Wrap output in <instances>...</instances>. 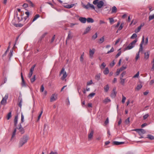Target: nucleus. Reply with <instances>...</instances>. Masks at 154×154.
I'll return each mask as SVG.
<instances>
[{
    "mask_svg": "<svg viewBox=\"0 0 154 154\" xmlns=\"http://www.w3.org/2000/svg\"><path fill=\"white\" fill-rule=\"evenodd\" d=\"M104 37L103 36L100 39V43H102L104 41Z\"/></svg>",
    "mask_w": 154,
    "mask_h": 154,
    "instance_id": "nucleus-50",
    "label": "nucleus"
},
{
    "mask_svg": "<svg viewBox=\"0 0 154 154\" xmlns=\"http://www.w3.org/2000/svg\"><path fill=\"white\" fill-rule=\"evenodd\" d=\"M95 93H91L90 94H89L88 96V97H93L95 95Z\"/></svg>",
    "mask_w": 154,
    "mask_h": 154,
    "instance_id": "nucleus-51",
    "label": "nucleus"
},
{
    "mask_svg": "<svg viewBox=\"0 0 154 154\" xmlns=\"http://www.w3.org/2000/svg\"><path fill=\"white\" fill-rule=\"evenodd\" d=\"M126 72L125 71H123L121 74L120 78H123L124 76L126 75Z\"/></svg>",
    "mask_w": 154,
    "mask_h": 154,
    "instance_id": "nucleus-43",
    "label": "nucleus"
},
{
    "mask_svg": "<svg viewBox=\"0 0 154 154\" xmlns=\"http://www.w3.org/2000/svg\"><path fill=\"white\" fill-rule=\"evenodd\" d=\"M129 119H130V118L128 117L125 120V123L126 124H128L130 122Z\"/></svg>",
    "mask_w": 154,
    "mask_h": 154,
    "instance_id": "nucleus-54",
    "label": "nucleus"
},
{
    "mask_svg": "<svg viewBox=\"0 0 154 154\" xmlns=\"http://www.w3.org/2000/svg\"><path fill=\"white\" fill-rule=\"evenodd\" d=\"M91 26H89L86 27L85 30L83 32V34L85 35L88 33L91 30Z\"/></svg>",
    "mask_w": 154,
    "mask_h": 154,
    "instance_id": "nucleus-16",
    "label": "nucleus"
},
{
    "mask_svg": "<svg viewBox=\"0 0 154 154\" xmlns=\"http://www.w3.org/2000/svg\"><path fill=\"white\" fill-rule=\"evenodd\" d=\"M25 14L26 15V16L24 18L25 20H26L29 17V11H26L25 13Z\"/></svg>",
    "mask_w": 154,
    "mask_h": 154,
    "instance_id": "nucleus-30",
    "label": "nucleus"
},
{
    "mask_svg": "<svg viewBox=\"0 0 154 154\" xmlns=\"http://www.w3.org/2000/svg\"><path fill=\"white\" fill-rule=\"evenodd\" d=\"M109 23L110 24H112L114 22V20L112 18H109Z\"/></svg>",
    "mask_w": 154,
    "mask_h": 154,
    "instance_id": "nucleus-31",
    "label": "nucleus"
},
{
    "mask_svg": "<svg viewBox=\"0 0 154 154\" xmlns=\"http://www.w3.org/2000/svg\"><path fill=\"white\" fill-rule=\"evenodd\" d=\"M93 134L94 131L92 129L91 130L90 133L88 134V139L89 140H91L92 138Z\"/></svg>",
    "mask_w": 154,
    "mask_h": 154,
    "instance_id": "nucleus-11",
    "label": "nucleus"
},
{
    "mask_svg": "<svg viewBox=\"0 0 154 154\" xmlns=\"http://www.w3.org/2000/svg\"><path fill=\"white\" fill-rule=\"evenodd\" d=\"M18 119V115H16L15 117L14 120V125L15 126H16L17 124Z\"/></svg>",
    "mask_w": 154,
    "mask_h": 154,
    "instance_id": "nucleus-14",
    "label": "nucleus"
},
{
    "mask_svg": "<svg viewBox=\"0 0 154 154\" xmlns=\"http://www.w3.org/2000/svg\"><path fill=\"white\" fill-rule=\"evenodd\" d=\"M146 138H148L149 139L151 140H154V136L151 134L147 135V136Z\"/></svg>",
    "mask_w": 154,
    "mask_h": 154,
    "instance_id": "nucleus-20",
    "label": "nucleus"
},
{
    "mask_svg": "<svg viewBox=\"0 0 154 154\" xmlns=\"http://www.w3.org/2000/svg\"><path fill=\"white\" fill-rule=\"evenodd\" d=\"M97 37V33L96 32L95 34L93 35L92 37V39L93 40L95 39Z\"/></svg>",
    "mask_w": 154,
    "mask_h": 154,
    "instance_id": "nucleus-34",
    "label": "nucleus"
},
{
    "mask_svg": "<svg viewBox=\"0 0 154 154\" xmlns=\"http://www.w3.org/2000/svg\"><path fill=\"white\" fill-rule=\"evenodd\" d=\"M140 53L138 52L136 54V56L135 58L136 60H137L139 57Z\"/></svg>",
    "mask_w": 154,
    "mask_h": 154,
    "instance_id": "nucleus-58",
    "label": "nucleus"
},
{
    "mask_svg": "<svg viewBox=\"0 0 154 154\" xmlns=\"http://www.w3.org/2000/svg\"><path fill=\"white\" fill-rule=\"evenodd\" d=\"M109 72V71L108 68L107 67L105 68V70L103 71V73L105 75H107L108 74Z\"/></svg>",
    "mask_w": 154,
    "mask_h": 154,
    "instance_id": "nucleus-24",
    "label": "nucleus"
},
{
    "mask_svg": "<svg viewBox=\"0 0 154 154\" xmlns=\"http://www.w3.org/2000/svg\"><path fill=\"white\" fill-rule=\"evenodd\" d=\"M32 72H30L28 75V77L29 78H30L32 76Z\"/></svg>",
    "mask_w": 154,
    "mask_h": 154,
    "instance_id": "nucleus-64",
    "label": "nucleus"
},
{
    "mask_svg": "<svg viewBox=\"0 0 154 154\" xmlns=\"http://www.w3.org/2000/svg\"><path fill=\"white\" fill-rule=\"evenodd\" d=\"M87 21L88 23H93L94 22V20L91 18L88 17L87 19Z\"/></svg>",
    "mask_w": 154,
    "mask_h": 154,
    "instance_id": "nucleus-23",
    "label": "nucleus"
},
{
    "mask_svg": "<svg viewBox=\"0 0 154 154\" xmlns=\"http://www.w3.org/2000/svg\"><path fill=\"white\" fill-rule=\"evenodd\" d=\"M16 129L15 128L14 129L12 135V138L14 137L15 136V134H16Z\"/></svg>",
    "mask_w": 154,
    "mask_h": 154,
    "instance_id": "nucleus-46",
    "label": "nucleus"
},
{
    "mask_svg": "<svg viewBox=\"0 0 154 154\" xmlns=\"http://www.w3.org/2000/svg\"><path fill=\"white\" fill-rule=\"evenodd\" d=\"M144 43V36L143 35L142 36V41L140 45V48L139 49V51L138 52L140 53V52L141 51L143 50V45Z\"/></svg>",
    "mask_w": 154,
    "mask_h": 154,
    "instance_id": "nucleus-6",
    "label": "nucleus"
},
{
    "mask_svg": "<svg viewBox=\"0 0 154 154\" xmlns=\"http://www.w3.org/2000/svg\"><path fill=\"white\" fill-rule=\"evenodd\" d=\"M44 87L43 85H42L41 86V88L40 89V91L41 92H43L44 90Z\"/></svg>",
    "mask_w": 154,
    "mask_h": 154,
    "instance_id": "nucleus-56",
    "label": "nucleus"
},
{
    "mask_svg": "<svg viewBox=\"0 0 154 154\" xmlns=\"http://www.w3.org/2000/svg\"><path fill=\"white\" fill-rule=\"evenodd\" d=\"M26 1L32 7H34V5L31 1L29 0H27Z\"/></svg>",
    "mask_w": 154,
    "mask_h": 154,
    "instance_id": "nucleus-37",
    "label": "nucleus"
},
{
    "mask_svg": "<svg viewBox=\"0 0 154 154\" xmlns=\"http://www.w3.org/2000/svg\"><path fill=\"white\" fill-rule=\"evenodd\" d=\"M35 66V65H33V66H32L30 69V72H33V71L34 70V69Z\"/></svg>",
    "mask_w": 154,
    "mask_h": 154,
    "instance_id": "nucleus-59",
    "label": "nucleus"
},
{
    "mask_svg": "<svg viewBox=\"0 0 154 154\" xmlns=\"http://www.w3.org/2000/svg\"><path fill=\"white\" fill-rule=\"evenodd\" d=\"M24 116H23V113L21 114V123H23L24 122Z\"/></svg>",
    "mask_w": 154,
    "mask_h": 154,
    "instance_id": "nucleus-52",
    "label": "nucleus"
},
{
    "mask_svg": "<svg viewBox=\"0 0 154 154\" xmlns=\"http://www.w3.org/2000/svg\"><path fill=\"white\" fill-rule=\"evenodd\" d=\"M154 19V14L152 15H150L149 16V21Z\"/></svg>",
    "mask_w": 154,
    "mask_h": 154,
    "instance_id": "nucleus-32",
    "label": "nucleus"
},
{
    "mask_svg": "<svg viewBox=\"0 0 154 154\" xmlns=\"http://www.w3.org/2000/svg\"><path fill=\"white\" fill-rule=\"evenodd\" d=\"M121 51L119 52L116 56V58H117V57H118L121 55Z\"/></svg>",
    "mask_w": 154,
    "mask_h": 154,
    "instance_id": "nucleus-61",
    "label": "nucleus"
},
{
    "mask_svg": "<svg viewBox=\"0 0 154 154\" xmlns=\"http://www.w3.org/2000/svg\"><path fill=\"white\" fill-rule=\"evenodd\" d=\"M35 80V75H34L33 76V77L30 79L31 82L33 83Z\"/></svg>",
    "mask_w": 154,
    "mask_h": 154,
    "instance_id": "nucleus-39",
    "label": "nucleus"
},
{
    "mask_svg": "<svg viewBox=\"0 0 154 154\" xmlns=\"http://www.w3.org/2000/svg\"><path fill=\"white\" fill-rule=\"evenodd\" d=\"M72 38V36L71 35V33L70 31H69L66 40V43H67V40L71 39Z\"/></svg>",
    "mask_w": 154,
    "mask_h": 154,
    "instance_id": "nucleus-15",
    "label": "nucleus"
},
{
    "mask_svg": "<svg viewBox=\"0 0 154 154\" xmlns=\"http://www.w3.org/2000/svg\"><path fill=\"white\" fill-rule=\"evenodd\" d=\"M15 26L17 27H21L23 26V25L21 23L16 24Z\"/></svg>",
    "mask_w": 154,
    "mask_h": 154,
    "instance_id": "nucleus-62",
    "label": "nucleus"
},
{
    "mask_svg": "<svg viewBox=\"0 0 154 154\" xmlns=\"http://www.w3.org/2000/svg\"><path fill=\"white\" fill-rule=\"evenodd\" d=\"M117 8L116 6H114L112 8V13H115L116 12Z\"/></svg>",
    "mask_w": 154,
    "mask_h": 154,
    "instance_id": "nucleus-27",
    "label": "nucleus"
},
{
    "mask_svg": "<svg viewBox=\"0 0 154 154\" xmlns=\"http://www.w3.org/2000/svg\"><path fill=\"white\" fill-rule=\"evenodd\" d=\"M21 76L22 79L21 85L22 87H25L26 86V84L25 82L22 72L21 73Z\"/></svg>",
    "mask_w": 154,
    "mask_h": 154,
    "instance_id": "nucleus-9",
    "label": "nucleus"
},
{
    "mask_svg": "<svg viewBox=\"0 0 154 154\" xmlns=\"http://www.w3.org/2000/svg\"><path fill=\"white\" fill-rule=\"evenodd\" d=\"M126 100V98L123 95H122V102L123 103H125V100Z\"/></svg>",
    "mask_w": 154,
    "mask_h": 154,
    "instance_id": "nucleus-36",
    "label": "nucleus"
},
{
    "mask_svg": "<svg viewBox=\"0 0 154 154\" xmlns=\"http://www.w3.org/2000/svg\"><path fill=\"white\" fill-rule=\"evenodd\" d=\"M39 17V14H36L35 16L34 17V18L32 20V22H33L35 21Z\"/></svg>",
    "mask_w": 154,
    "mask_h": 154,
    "instance_id": "nucleus-35",
    "label": "nucleus"
},
{
    "mask_svg": "<svg viewBox=\"0 0 154 154\" xmlns=\"http://www.w3.org/2000/svg\"><path fill=\"white\" fill-rule=\"evenodd\" d=\"M43 109H42L40 113L38 116L37 120V122L39 121V120L41 118V116L42 115V114L43 113Z\"/></svg>",
    "mask_w": 154,
    "mask_h": 154,
    "instance_id": "nucleus-28",
    "label": "nucleus"
},
{
    "mask_svg": "<svg viewBox=\"0 0 154 154\" xmlns=\"http://www.w3.org/2000/svg\"><path fill=\"white\" fill-rule=\"evenodd\" d=\"M133 47V46L131 45L130 43L125 48V50H130L132 49Z\"/></svg>",
    "mask_w": 154,
    "mask_h": 154,
    "instance_id": "nucleus-25",
    "label": "nucleus"
},
{
    "mask_svg": "<svg viewBox=\"0 0 154 154\" xmlns=\"http://www.w3.org/2000/svg\"><path fill=\"white\" fill-rule=\"evenodd\" d=\"M8 98V94H7L4 97H3L2 99L1 102V104L2 105L5 104L7 102V100Z\"/></svg>",
    "mask_w": 154,
    "mask_h": 154,
    "instance_id": "nucleus-4",
    "label": "nucleus"
},
{
    "mask_svg": "<svg viewBox=\"0 0 154 154\" xmlns=\"http://www.w3.org/2000/svg\"><path fill=\"white\" fill-rule=\"evenodd\" d=\"M106 66V64L105 63L103 62L100 65V69L102 70Z\"/></svg>",
    "mask_w": 154,
    "mask_h": 154,
    "instance_id": "nucleus-21",
    "label": "nucleus"
},
{
    "mask_svg": "<svg viewBox=\"0 0 154 154\" xmlns=\"http://www.w3.org/2000/svg\"><path fill=\"white\" fill-rule=\"evenodd\" d=\"M18 129L22 134H23L24 133V129L23 128L21 127H19Z\"/></svg>",
    "mask_w": 154,
    "mask_h": 154,
    "instance_id": "nucleus-29",
    "label": "nucleus"
},
{
    "mask_svg": "<svg viewBox=\"0 0 154 154\" xmlns=\"http://www.w3.org/2000/svg\"><path fill=\"white\" fill-rule=\"evenodd\" d=\"M145 56L144 58L146 59V60L149 57V54L148 53V52H146L144 54Z\"/></svg>",
    "mask_w": 154,
    "mask_h": 154,
    "instance_id": "nucleus-33",
    "label": "nucleus"
},
{
    "mask_svg": "<svg viewBox=\"0 0 154 154\" xmlns=\"http://www.w3.org/2000/svg\"><path fill=\"white\" fill-rule=\"evenodd\" d=\"M55 35H54L53 36L51 39V43H52L54 42V40L55 39Z\"/></svg>",
    "mask_w": 154,
    "mask_h": 154,
    "instance_id": "nucleus-63",
    "label": "nucleus"
},
{
    "mask_svg": "<svg viewBox=\"0 0 154 154\" xmlns=\"http://www.w3.org/2000/svg\"><path fill=\"white\" fill-rule=\"evenodd\" d=\"M137 35L136 33L133 34L131 36L130 38L131 39H133L134 38H136L137 37Z\"/></svg>",
    "mask_w": 154,
    "mask_h": 154,
    "instance_id": "nucleus-44",
    "label": "nucleus"
},
{
    "mask_svg": "<svg viewBox=\"0 0 154 154\" xmlns=\"http://www.w3.org/2000/svg\"><path fill=\"white\" fill-rule=\"evenodd\" d=\"M89 3H88L86 5H83V7L84 8L86 9H88L89 8Z\"/></svg>",
    "mask_w": 154,
    "mask_h": 154,
    "instance_id": "nucleus-45",
    "label": "nucleus"
},
{
    "mask_svg": "<svg viewBox=\"0 0 154 154\" xmlns=\"http://www.w3.org/2000/svg\"><path fill=\"white\" fill-rule=\"evenodd\" d=\"M101 74L100 73H98L95 75V79L97 81L100 80V78Z\"/></svg>",
    "mask_w": 154,
    "mask_h": 154,
    "instance_id": "nucleus-17",
    "label": "nucleus"
},
{
    "mask_svg": "<svg viewBox=\"0 0 154 154\" xmlns=\"http://www.w3.org/2000/svg\"><path fill=\"white\" fill-rule=\"evenodd\" d=\"M137 42V39H135L134 41H133L132 42H131L130 44L133 46V47H134L135 44Z\"/></svg>",
    "mask_w": 154,
    "mask_h": 154,
    "instance_id": "nucleus-40",
    "label": "nucleus"
},
{
    "mask_svg": "<svg viewBox=\"0 0 154 154\" xmlns=\"http://www.w3.org/2000/svg\"><path fill=\"white\" fill-rule=\"evenodd\" d=\"M75 5V4H72L71 5H66L65 7L67 8H70L73 7Z\"/></svg>",
    "mask_w": 154,
    "mask_h": 154,
    "instance_id": "nucleus-22",
    "label": "nucleus"
},
{
    "mask_svg": "<svg viewBox=\"0 0 154 154\" xmlns=\"http://www.w3.org/2000/svg\"><path fill=\"white\" fill-rule=\"evenodd\" d=\"M149 116V115L148 114H146V115H144L143 116V118L144 119H147L148 117Z\"/></svg>",
    "mask_w": 154,
    "mask_h": 154,
    "instance_id": "nucleus-60",
    "label": "nucleus"
},
{
    "mask_svg": "<svg viewBox=\"0 0 154 154\" xmlns=\"http://www.w3.org/2000/svg\"><path fill=\"white\" fill-rule=\"evenodd\" d=\"M110 101L111 100L108 97H106L103 101V102L106 104Z\"/></svg>",
    "mask_w": 154,
    "mask_h": 154,
    "instance_id": "nucleus-18",
    "label": "nucleus"
},
{
    "mask_svg": "<svg viewBox=\"0 0 154 154\" xmlns=\"http://www.w3.org/2000/svg\"><path fill=\"white\" fill-rule=\"evenodd\" d=\"M115 64V63L114 62V60H113L112 61V62L110 63L109 64V65L110 67H112Z\"/></svg>",
    "mask_w": 154,
    "mask_h": 154,
    "instance_id": "nucleus-53",
    "label": "nucleus"
},
{
    "mask_svg": "<svg viewBox=\"0 0 154 154\" xmlns=\"http://www.w3.org/2000/svg\"><path fill=\"white\" fill-rule=\"evenodd\" d=\"M89 8H91L92 9H95L94 6L93 5L89 3Z\"/></svg>",
    "mask_w": 154,
    "mask_h": 154,
    "instance_id": "nucleus-57",
    "label": "nucleus"
},
{
    "mask_svg": "<svg viewBox=\"0 0 154 154\" xmlns=\"http://www.w3.org/2000/svg\"><path fill=\"white\" fill-rule=\"evenodd\" d=\"M79 20L81 23H85L87 21V19L85 17H80L79 18Z\"/></svg>",
    "mask_w": 154,
    "mask_h": 154,
    "instance_id": "nucleus-13",
    "label": "nucleus"
},
{
    "mask_svg": "<svg viewBox=\"0 0 154 154\" xmlns=\"http://www.w3.org/2000/svg\"><path fill=\"white\" fill-rule=\"evenodd\" d=\"M125 142H119L117 141H114L112 142V144L113 145H119L124 144Z\"/></svg>",
    "mask_w": 154,
    "mask_h": 154,
    "instance_id": "nucleus-12",
    "label": "nucleus"
},
{
    "mask_svg": "<svg viewBox=\"0 0 154 154\" xmlns=\"http://www.w3.org/2000/svg\"><path fill=\"white\" fill-rule=\"evenodd\" d=\"M120 83L122 84V85H124L125 81V79H123V78H120Z\"/></svg>",
    "mask_w": 154,
    "mask_h": 154,
    "instance_id": "nucleus-19",
    "label": "nucleus"
},
{
    "mask_svg": "<svg viewBox=\"0 0 154 154\" xmlns=\"http://www.w3.org/2000/svg\"><path fill=\"white\" fill-rule=\"evenodd\" d=\"M116 88H114L113 89L111 95V97L112 98H114L116 96L117 94V92L116 91Z\"/></svg>",
    "mask_w": 154,
    "mask_h": 154,
    "instance_id": "nucleus-10",
    "label": "nucleus"
},
{
    "mask_svg": "<svg viewBox=\"0 0 154 154\" xmlns=\"http://www.w3.org/2000/svg\"><path fill=\"white\" fill-rule=\"evenodd\" d=\"M57 98V95L55 94H52L50 98V101L53 102L56 100Z\"/></svg>",
    "mask_w": 154,
    "mask_h": 154,
    "instance_id": "nucleus-7",
    "label": "nucleus"
},
{
    "mask_svg": "<svg viewBox=\"0 0 154 154\" xmlns=\"http://www.w3.org/2000/svg\"><path fill=\"white\" fill-rule=\"evenodd\" d=\"M148 37H147L146 38V41H145V42H144V43L143 44L144 45H146L148 44Z\"/></svg>",
    "mask_w": 154,
    "mask_h": 154,
    "instance_id": "nucleus-55",
    "label": "nucleus"
},
{
    "mask_svg": "<svg viewBox=\"0 0 154 154\" xmlns=\"http://www.w3.org/2000/svg\"><path fill=\"white\" fill-rule=\"evenodd\" d=\"M114 51V48L113 47H112L111 49H110V50L109 51H108L106 54H109L110 53L113 52Z\"/></svg>",
    "mask_w": 154,
    "mask_h": 154,
    "instance_id": "nucleus-48",
    "label": "nucleus"
},
{
    "mask_svg": "<svg viewBox=\"0 0 154 154\" xmlns=\"http://www.w3.org/2000/svg\"><path fill=\"white\" fill-rule=\"evenodd\" d=\"M134 130L137 131L140 135H141L146 133L145 130L142 129H136Z\"/></svg>",
    "mask_w": 154,
    "mask_h": 154,
    "instance_id": "nucleus-5",
    "label": "nucleus"
},
{
    "mask_svg": "<svg viewBox=\"0 0 154 154\" xmlns=\"http://www.w3.org/2000/svg\"><path fill=\"white\" fill-rule=\"evenodd\" d=\"M141 29V28H140V27H139V26L135 30V32H136V33H138V32H139V31H140V30Z\"/></svg>",
    "mask_w": 154,
    "mask_h": 154,
    "instance_id": "nucleus-47",
    "label": "nucleus"
},
{
    "mask_svg": "<svg viewBox=\"0 0 154 154\" xmlns=\"http://www.w3.org/2000/svg\"><path fill=\"white\" fill-rule=\"evenodd\" d=\"M95 50L94 48H93L92 49H90L89 54V56L91 58H92Z\"/></svg>",
    "mask_w": 154,
    "mask_h": 154,
    "instance_id": "nucleus-8",
    "label": "nucleus"
},
{
    "mask_svg": "<svg viewBox=\"0 0 154 154\" xmlns=\"http://www.w3.org/2000/svg\"><path fill=\"white\" fill-rule=\"evenodd\" d=\"M29 139V136L25 135L21 138L19 143V147L22 146L24 144L27 143Z\"/></svg>",
    "mask_w": 154,
    "mask_h": 154,
    "instance_id": "nucleus-1",
    "label": "nucleus"
},
{
    "mask_svg": "<svg viewBox=\"0 0 154 154\" xmlns=\"http://www.w3.org/2000/svg\"><path fill=\"white\" fill-rule=\"evenodd\" d=\"M104 88L105 91L106 92H107L109 89V85L108 84L107 85L104 87Z\"/></svg>",
    "mask_w": 154,
    "mask_h": 154,
    "instance_id": "nucleus-26",
    "label": "nucleus"
},
{
    "mask_svg": "<svg viewBox=\"0 0 154 154\" xmlns=\"http://www.w3.org/2000/svg\"><path fill=\"white\" fill-rule=\"evenodd\" d=\"M93 3L94 5H97L98 8L100 9L104 5V2L102 1H99V0H94Z\"/></svg>",
    "mask_w": 154,
    "mask_h": 154,
    "instance_id": "nucleus-2",
    "label": "nucleus"
},
{
    "mask_svg": "<svg viewBox=\"0 0 154 154\" xmlns=\"http://www.w3.org/2000/svg\"><path fill=\"white\" fill-rule=\"evenodd\" d=\"M142 86L141 84L138 85L136 87V89L137 90H139L142 88Z\"/></svg>",
    "mask_w": 154,
    "mask_h": 154,
    "instance_id": "nucleus-38",
    "label": "nucleus"
},
{
    "mask_svg": "<svg viewBox=\"0 0 154 154\" xmlns=\"http://www.w3.org/2000/svg\"><path fill=\"white\" fill-rule=\"evenodd\" d=\"M11 112H9L7 115V120H9L11 117Z\"/></svg>",
    "mask_w": 154,
    "mask_h": 154,
    "instance_id": "nucleus-41",
    "label": "nucleus"
},
{
    "mask_svg": "<svg viewBox=\"0 0 154 154\" xmlns=\"http://www.w3.org/2000/svg\"><path fill=\"white\" fill-rule=\"evenodd\" d=\"M127 68L126 66H122V67H121L119 69L120 70V71H121V72L123 70Z\"/></svg>",
    "mask_w": 154,
    "mask_h": 154,
    "instance_id": "nucleus-42",
    "label": "nucleus"
},
{
    "mask_svg": "<svg viewBox=\"0 0 154 154\" xmlns=\"http://www.w3.org/2000/svg\"><path fill=\"white\" fill-rule=\"evenodd\" d=\"M62 75L61 77V79L62 80H64L65 79L67 76V74L66 71L65 70L64 68H63L60 72V75Z\"/></svg>",
    "mask_w": 154,
    "mask_h": 154,
    "instance_id": "nucleus-3",
    "label": "nucleus"
},
{
    "mask_svg": "<svg viewBox=\"0 0 154 154\" xmlns=\"http://www.w3.org/2000/svg\"><path fill=\"white\" fill-rule=\"evenodd\" d=\"M139 75V72H138L133 77V78H138Z\"/></svg>",
    "mask_w": 154,
    "mask_h": 154,
    "instance_id": "nucleus-49",
    "label": "nucleus"
}]
</instances>
